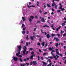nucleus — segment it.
<instances>
[{
    "mask_svg": "<svg viewBox=\"0 0 66 66\" xmlns=\"http://www.w3.org/2000/svg\"><path fill=\"white\" fill-rule=\"evenodd\" d=\"M58 46H59V43H56V44H55V46H56V47H58Z\"/></svg>",
    "mask_w": 66,
    "mask_h": 66,
    "instance_id": "14",
    "label": "nucleus"
},
{
    "mask_svg": "<svg viewBox=\"0 0 66 66\" xmlns=\"http://www.w3.org/2000/svg\"><path fill=\"white\" fill-rule=\"evenodd\" d=\"M25 31H22V34H25Z\"/></svg>",
    "mask_w": 66,
    "mask_h": 66,
    "instance_id": "35",
    "label": "nucleus"
},
{
    "mask_svg": "<svg viewBox=\"0 0 66 66\" xmlns=\"http://www.w3.org/2000/svg\"><path fill=\"white\" fill-rule=\"evenodd\" d=\"M51 36H52V37H53V36H55V34H52L51 35Z\"/></svg>",
    "mask_w": 66,
    "mask_h": 66,
    "instance_id": "22",
    "label": "nucleus"
},
{
    "mask_svg": "<svg viewBox=\"0 0 66 66\" xmlns=\"http://www.w3.org/2000/svg\"><path fill=\"white\" fill-rule=\"evenodd\" d=\"M27 6L28 7H29V8H30V7H35V6H34V5L30 6H29V5H28V4L27 5Z\"/></svg>",
    "mask_w": 66,
    "mask_h": 66,
    "instance_id": "8",
    "label": "nucleus"
},
{
    "mask_svg": "<svg viewBox=\"0 0 66 66\" xmlns=\"http://www.w3.org/2000/svg\"><path fill=\"white\" fill-rule=\"evenodd\" d=\"M47 52L44 53L43 54V55L44 56L45 55H46L47 54Z\"/></svg>",
    "mask_w": 66,
    "mask_h": 66,
    "instance_id": "16",
    "label": "nucleus"
},
{
    "mask_svg": "<svg viewBox=\"0 0 66 66\" xmlns=\"http://www.w3.org/2000/svg\"><path fill=\"white\" fill-rule=\"evenodd\" d=\"M66 36V33H64L63 35V37H65V36Z\"/></svg>",
    "mask_w": 66,
    "mask_h": 66,
    "instance_id": "24",
    "label": "nucleus"
},
{
    "mask_svg": "<svg viewBox=\"0 0 66 66\" xmlns=\"http://www.w3.org/2000/svg\"><path fill=\"white\" fill-rule=\"evenodd\" d=\"M51 65H52V63H50L49 64L50 66H51Z\"/></svg>",
    "mask_w": 66,
    "mask_h": 66,
    "instance_id": "55",
    "label": "nucleus"
},
{
    "mask_svg": "<svg viewBox=\"0 0 66 66\" xmlns=\"http://www.w3.org/2000/svg\"><path fill=\"white\" fill-rule=\"evenodd\" d=\"M54 40H56V42H59V41H60V39L55 37H54Z\"/></svg>",
    "mask_w": 66,
    "mask_h": 66,
    "instance_id": "6",
    "label": "nucleus"
},
{
    "mask_svg": "<svg viewBox=\"0 0 66 66\" xmlns=\"http://www.w3.org/2000/svg\"><path fill=\"white\" fill-rule=\"evenodd\" d=\"M55 51H59V49L56 48L55 49Z\"/></svg>",
    "mask_w": 66,
    "mask_h": 66,
    "instance_id": "58",
    "label": "nucleus"
},
{
    "mask_svg": "<svg viewBox=\"0 0 66 66\" xmlns=\"http://www.w3.org/2000/svg\"><path fill=\"white\" fill-rule=\"evenodd\" d=\"M52 51L51 52V53L52 54V52H55V51L54 50H52Z\"/></svg>",
    "mask_w": 66,
    "mask_h": 66,
    "instance_id": "28",
    "label": "nucleus"
},
{
    "mask_svg": "<svg viewBox=\"0 0 66 66\" xmlns=\"http://www.w3.org/2000/svg\"><path fill=\"white\" fill-rule=\"evenodd\" d=\"M44 34H45V35H47V33H46V32H45L44 33Z\"/></svg>",
    "mask_w": 66,
    "mask_h": 66,
    "instance_id": "62",
    "label": "nucleus"
},
{
    "mask_svg": "<svg viewBox=\"0 0 66 66\" xmlns=\"http://www.w3.org/2000/svg\"><path fill=\"white\" fill-rule=\"evenodd\" d=\"M47 13V12H45L44 13V14H45V15H46Z\"/></svg>",
    "mask_w": 66,
    "mask_h": 66,
    "instance_id": "64",
    "label": "nucleus"
},
{
    "mask_svg": "<svg viewBox=\"0 0 66 66\" xmlns=\"http://www.w3.org/2000/svg\"><path fill=\"white\" fill-rule=\"evenodd\" d=\"M23 61H24L26 62V61H27V60H26V59H24Z\"/></svg>",
    "mask_w": 66,
    "mask_h": 66,
    "instance_id": "51",
    "label": "nucleus"
},
{
    "mask_svg": "<svg viewBox=\"0 0 66 66\" xmlns=\"http://www.w3.org/2000/svg\"><path fill=\"white\" fill-rule=\"evenodd\" d=\"M65 24V23H63L62 24V26H64Z\"/></svg>",
    "mask_w": 66,
    "mask_h": 66,
    "instance_id": "46",
    "label": "nucleus"
},
{
    "mask_svg": "<svg viewBox=\"0 0 66 66\" xmlns=\"http://www.w3.org/2000/svg\"><path fill=\"white\" fill-rule=\"evenodd\" d=\"M41 21L42 22H45V20H44V18H42V19L41 20Z\"/></svg>",
    "mask_w": 66,
    "mask_h": 66,
    "instance_id": "11",
    "label": "nucleus"
},
{
    "mask_svg": "<svg viewBox=\"0 0 66 66\" xmlns=\"http://www.w3.org/2000/svg\"><path fill=\"white\" fill-rule=\"evenodd\" d=\"M34 18V17L33 16H31L30 17V18H31V19H33Z\"/></svg>",
    "mask_w": 66,
    "mask_h": 66,
    "instance_id": "26",
    "label": "nucleus"
},
{
    "mask_svg": "<svg viewBox=\"0 0 66 66\" xmlns=\"http://www.w3.org/2000/svg\"><path fill=\"white\" fill-rule=\"evenodd\" d=\"M30 60H33V57L31 55L29 58Z\"/></svg>",
    "mask_w": 66,
    "mask_h": 66,
    "instance_id": "12",
    "label": "nucleus"
},
{
    "mask_svg": "<svg viewBox=\"0 0 66 66\" xmlns=\"http://www.w3.org/2000/svg\"><path fill=\"white\" fill-rule=\"evenodd\" d=\"M57 12H59V13H60V12H61V10H58L57 11Z\"/></svg>",
    "mask_w": 66,
    "mask_h": 66,
    "instance_id": "48",
    "label": "nucleus"
},
{
    "mask_svg": "<svg viewBox=\"0 0 66 66\" xmlns=\"http://www.w3.org/2000/svg\"><path fill=\"white\" fill-rule=\"evenodd\" d=\"M53 57L56 60L57 59H59V56L57 54L55 56H53Z\"/></svg>",
    "mask_w": 66,
    "mask_h": 66,
    "instance_id": "3",
    "label": "nucleus"
},
{
    "mask_svg": "<svg viewBox=\"0 0 66 66\" xmlns=\"http://www.w3.org/2000/svg\"><path fill=\"white\" fill-rule=\"evenodd\" d=\"M34 52H33V51L31 52V54L33 55V54H34Z\"/></svg>",
    "mask_w": 66,
    "mask_h": 66,
    "instance_id": "27",
    "label": "nucleus"
},
{
    "mask_svg": "<svg viewBox=\"0 0 66 66\" xmlns=\"http://www.w3.org/2000/svg\"><path fill=\"white\" fill-rule=\"evenodd\" d=\"M29 50H31V51L33 50V48H29Z\"/></svg>",
    "mask_w": 66,
    "mask_h": 66,
    "instance_id": "31",
    "label": "nucleus"
},
{
    "mask_svg": "<svg viewBox=\"0 0 66 66\" xmlns=\"http://www.w3.org/2000/svg\"><path fill=\"white\" fill-rule=\"evenodd\" d=\"M48 27L49 28V26H47V25L46 24L45 25V26H43V28H45V27Z\"/></svg>",
    "mask_w": 66,
    "mask_h": 66,
    "instance_id": "13",
    "label": "nucleus"
},
{
    "mask_svg": "<svg viewBox=\"0 0 66 66\" xmlns=\"http://www.w3.org/2000/svg\"><path fill=\"white\" fill-rule=\"evenodd\" d=\"M29 20L30 22H31V21H32V19H31L30 18H29Z\"/></svg>",
    "mask_w": 66,
    "mask_h": 66,
    "instance_id": "29",
    "label": "nucleus"
},
{
    "mask_svg": "<svg viewBox=\"0 0 66 66\" xmlns=\"http://www.w3.org/2000/svg\"><path fill=\"white\" fill-rule=\"evenodd\" d=\"M26 46H28L29 45V43L28 42H26Z\"/></svg>",
    "mask_w": 66,
    "mask_h": 66,
    "instance_id": "30",
    "label": "nucleus"
},
{
    "mask_svg": "<svg viewBox=\"0 0 66 66\" xmlns=\"http://www.w3.org/2000/svg\"><path fill=\"white\" fill-rule=\"evenodd\" d=\"M46 37L47 38H49L50 37H51V36L50 35V34H48L46 35Z\"/></svg>",
    "mask_w": 66,
    "mask_h": 66,
    "instance_id": "5",
    "label": "nucleus"
},
{
    "mask_svg": "<svg viewBox=\"0 0 66 66\" xmlns=\"http://www.w3.org/2000/svg\"><path fill=\"white\" fill-rule=\"evenodd\" d=\"M42 46H43V47L45 46V43L44 42L42 43Z\"/></svg>",
    "mask_w": 66,
    "mask_h": 66,
    "instance_id": "15",
    "label": "nucleus"
},
{
    "mask_svg": "<svg viewBox=\"0 0 66 66\" xmlns=\"http://www.w3.org/2000/svg\"><path fill=\"white\" fill-rule=\"evenodd\" d=\"M22 19L23 20V21H24L26 20V19H25L24 17L22 16Z\"/></svg>",
    "mask_w": 66,
    "mask_h": 66,
    "instance_id": "10",
    "label": "nucleus"
},
{
    "mask_svg": "<svg viewBox=\"0 0 66 66\" xmlns=\"http://www.w3.org/2000/svg\"><path fill=\"white\" fill-rule=\"evenodd\" d=\"M13 59L14 61H17L18 60V58L16 57H13Z\"/></svg>",
    "mask_w": 66,
    "mask_h": 66,
    "instance_id": "7",
    "label": "nucleus"
},
{
    "mask_svg": "<svg viewBox=\"0 0 66 66\" xmlns=\"http://www.w3.org/2000/svg\"><path fill=\"white\" fill-rule=\"evenodd\" d=\"M61 26H59L58 27V29H61Z\"/></svg>",
    "mask_w": 66,
    "mask_h": 66,
    "instance_id": "61",
    "label": "nucleus"
},
{
    "mask_svg": "<svg viewBox=\"0 0 66 66\" xmlns=\"http://www.w3.org/2000/svg\"><path fill=\"white\" fill-rule=\"evenodd\" d=\"M63 58H62V59L63 60H64V59H65L66 58V57H63Z\"/></svg>",
    "mask_w": 66,
    "mask_h": 66,
    "instance_id": "32",
    "label": "nucleus"
},
{
    "mask_svg": "<svg viewBox=\"0 0 66 66\" xmlns=\"http://www.w3.org/2000/svg\"><path fill=\"white\" fill-rule=\"evenodd\" d=\"M26 38V39H29V38H28V35H27V36Z\"/></svg>",
    "mask_w": 66,
    "mask_h": 66,
    "instance_id": "36",
    "label": "nucleus"
},
{
    "mask_svg": "<svg viewBox=\"0 0 66 66\" xmlns=\"http://www.w3.org/2000/svg\"><path fill=\"white\" fill-rule=\"evenodd\" d=\"M61 34H63V30H61Z\"/></svg>",
    "mask_w": 66,
    "mask_h": 66,
    "instance_id": "49",
    "label": "nucleus"
},
{
    "mask_svg": "<svg viewBox=\"0 0 66 66\" xmlns=\"http://www.w3.org/2000/svg\"><path fill=\"white\" fill-rule=\"evenodd\" d=\"M39 51L40 52H42V51H41V50H40V49H39Z\"/></svg>",
    "mask_w": 66,
    "mask_h": 66,
    "instance_id": "63",
    "label": "nucleus"
},
{
    "mask_svg": "<svg viewBox=\"0 0 66 66\" xmlns=\"http://www.w3.org/2000/svg\"><path fill=\"white\" fill-rule=\"evenodd\" d=\"M57 35H58V37H60V34H57Z\"/></svg>",
    "mask_w": 66,
    "mask_h": 66,
    "instance_id": "42",
    "label": "nucleus"
},
{
    "mask_svg": "<svg viewBox=\"0 0 66 66\" xmlns=\"http://www.w3.org/2000/svg\"><path fill=\"white\" fill-rule=\"evenodd\" d=\"M54 26V25L53 24H52V26H51V27L52 28L53 27V26Z\"/></svg>",
    "mask_w": 66,
    "mask_h": 66,
    "instance_id": "54",
    "label": "nucleus"
},
{
    "mask_svg": "<svg viewBox=\"0 0 66 66\" xmlns=\"http://www.w3.org/2000/svg\"><path fill=\"white\" fill-rule=\"evenodd\" d=\"M50 58L51 59H53V56H51L50 57Z\"/></svg>",
    "mask_w": 66,
    "mask_h": 66,
    "instance_id": "43",
    "label": "nucleus"
},
{
    "mask_svg": "<svg viewBox=\"0 0 66 66\" xmlns=\"http://www.w3.org/2000/svg\"><path fill=\"white\" fill-rule=\"evenodd\" d=\"M17 47L18 48V50L19 51H20V50H21V45L17 46Z\"/></svg>",
    "mask_w": 66,
    "mask_h": 66,
    "instance_id": "4",
    "label": "nucleus"
},
{
    "mask_svg": "<svg viewBox=\"0 0 66 66\" xmlns=\"http://www.w3.org/2000/svg\"><path fill=\"white\" fill-rule=\"evenodd\" d=\"M52 12H54V9L53 8L52 9Z\"/></svg>",
    "mask_w": 66,
    "mask_h": 66,
    "instance_id": "39",
    "label": "nucleus"
},
{
    "mask_svg": "<svg viewBox=\"0 0 66 66\" xmlns=\"http://www.w3.org/2000/svg\"><path fill=\"white\" fill-rule=\"evenodd\" d=\"M26 64L27 66H29V63H26Z\"/></svg>",
    "mask_w": 66,
    "mask_h": 66,
    "instance_id": "60",
    "label": "nucleus"
},
{
    "mask_svg": "<svg viewBox=\"0 0 66 66\" xmlns=\"http://www.w3.org/2000/svg\"><path fill=\"white\" fill-rule=\"evenodd\" d=\"M51 54H52V56H55V54H53L54 53H53V52H52V53L51 52Z\"/></svg>",
    "mask_w": 66,
    "mask_h": 66,
    "instance_id": "21",
    "label": "nucleus"
},
{
    "mask_svg": "<svg viewBox=\"0 0 66 66\" xmlns=\"http://www.w3.org/2000/svg\"><path fill=\"white\" fill-rule=\"evenodd\" d=\"M61 10L62 11H64L65 10V9L64 8H62L61 9Z\"/></svg>",
    "mask_w": 66,
    "mask_h": 66,
    "instance_id": "25",
    "label": "nucleus"
},
{
    "mask_svg": "<svg viewBox=\"0 0 66 66\" xmlns=\"http://www.w3.org/2000/svg\"><path fill=\"white\" fill-rule=\"evenodd\" d=\"M48 61L49 63H50V62H51V60H50V59H48Z\"/></svg>",
    "mask_w": 66,
    "mask_h": 66,
    "instance_id": "34",
    "label": "nucleus"
},
{
    "mask_svg": "<svg viewBox=\"0 0 66 66\" xmlns=\"http://www.w3.org/2000/svg\"><path fill=\"white\" fill-rule=\"evenodd\" d=\"M62 7H63V6L62 5H61L60 7L59 8V9H61L62 8Z\"/></svg>",
    "mask_w": 66,
    "mask_h": 66,
    "instance_id": "37",
    "label": "nucleus"
},
{
    "mask_svg": "<svg viewBox=\"0 0 66 66\" xmlns=\"http://www.w3.org/2000/svg\"><path fill=\"white\" fill-rule=\"evenodd\" d=\"M39 12H40V13H42V11H41V10H40V9H39Z\"/></svg>",
    "mask_w": 66,
    "mask_h": 66,
    "instance_id": "50",
    "label": "nucleus"
},
{
    "mask_svg": "<svg viewBox=\"0 0 66 66\" xmlns=\"http://www.w3.org/2000/svg\"><path fill=\"white\" fill-rule=\"evenodd\" d=\"M41 32H42V33H44V32H43V30H42V29H41Z\"/></svg>",
    "mask_w": 66,
    "mask_h": 66,
    "instance_id": "41",
    "label": "nucleus"
},
{
    "mask_svg": "<svg viewBox=\"0 0 66 66\" xmlns=\"http://www.w3.org/2000/svg\"><path fill=\"white\" fill-rule=\"evenodd\" d=\"M40 43H38L37 45H38V46H40Z\"/></svg>",
    "mask_w": 66,
    "mask_h": 66,
    "instance_id": "45",
    "label": "nucleus"
},
{
    "mask_svg": "<svg viewBox=\"0 0 66 66\" xmlns=\"http://www.w3.org/2000/svg\"><path fill=\"white\" fill-rule=\"evenodd\" d=\"M48 46V44L47 43H46L45 44V47H47Z\"/></svg>",
    "mask_w": 66,
    "mask_h": 66,
    "instance_id": "59",
    "label": "nucleus"
},
{
    "mask_svg": "<svg viewBox=\"0 0 66 66\" xmlns=\"http://www.w3.org/2000/svg\"><path fill=\"white\" fill-rule=\"evenodd\" d=\"M37 57L38 59V61H39V60H40L39 58H40V57H39V56H37Z\"/></svg>",
    "mask_w": 66,
    "mask_h": 66,
    "instance_id": "33",
    "label": "nucleus"
},
{
    "mask_svg": "<svg viewBox=\"0 0 66 66\" xmlns=\"http://www.w3.org/2000/svg\"><path fill=\"white\" fill-rule=\"evenodd\" d=\"M19 60L21 62H23V61H22V59L21 58H20L19 59Z\"/></svg>",
    "mask_w": 66,
    "mask_h": 66,
    "instance_id": "23",
    "label": "nucleus"
},
{
    "mask_svg": "<svg viewBox=\"0 0 66 66\" xmlns=\"http://www.w3.org/2000/svg\"><path fill=\"white\" fill-rule=\"evenodd\" d=\"M59 55H60L61 56V57H62V56H63V55H62V54H61V53L60 54H59Z\"/></svg>",
    "mask_w": 66,
    "mask_h": 66,
    "instance_id": "52",
    "label": "nucleus"
},
{
    "mask_svg": "<svg viewBox=\"0 0 66 66\" xmlns=\"http://www.w3.org/2000/svg\"><path fill=\"white\" fill-rule=\"evenodd\" d=\"M42 62L44 64V65H45V66H46V65H47V63L46 62H44V61H43Z\"/></svg>",
    "mask_w": 66,
    "mask_h": 66,
    "instance_id": "17",
    "label": "nucleus"
},
{
    "mask_svg": "<svg viewBox=\"0 0 66 66\" xmlns=\"http://www.w3.org/2000/svg\"><path fill=\"white\" fill-rule=\"evenodd\" d=\"M24 47L23 49H24L23 51V54L24 55L26 54V52L27 51V48L25 46H24Z\"/></svg>",
    "mask_w": 66,
    "mask_h": 66,
    "instance_id": "1",
    "label": "nucleus"
},
{
    "mask_svg": "<svg viewBox=\"0 0 66 66\" xmlns=\"http://www.w3.org/2000/svg\"><path fill=\"white\" fill-rule=\"evenodd\" d=\"M28 52H29V51H26V55H27L28 54Z\"/></svg>",
    "mask_w": 66,
    "mask_h": 66,
    "instance_id": "38",
    "label": "nucleus"
},
{
    "mask_svg": "<svg viewBox=\"0 0 66 66\" xmlns=\"http://www.w3.org/2000/svg\"><path fill=\"white\" fill-rule=\"evenodd\" d=\"M36 37H40V36H38V35H37L36 36Z\"/></svg>",
    "mask_w": 66,
    "mask_h": 66,
    "instance_id": "53",
    "label": "nucleus"
},
{
    "mask_svg": "<svg viewBox=\"0 0 66 66\" xmlns=\"http://www.w3.org/2000/svg\"><path fill=\"white\" fill-rule=\"evenodd\" d=\"M27 60H28V61H30V59H29V58L28 57H27Z\"/></svg>",
    "mask_w": 66,
    "mask_h": 66,
    "instance_id": "44",
    "label": "nucleus"
},
{
    "mask_svg": "<svg viewBox=\"0 0 66 66\" xmlns=\"http://www.w3.org/2000/svg\"><path fill=\"white\" fill-rule=\"evenodd\" d=\"M30 38L31 39V40H33V39H34V38H33V37L31 36H30Z\"/></svg>",
    "mask_w": 66,
    "mask_h": 66,
    "instance_id": "19",
    "label": "nucleus"
},
{
    "mask_svg": "<svg viewBox=\"0 0 66 66\" xmlns=\"http://www.w3.org/2000/svg\"><path fill=\"white\" fill-rule=\"evenodd\" d=\"M48 50H51V51H52V50L53 49H52V48L51 47H50L49 48Z\"/></svg>",
    "mask_w": 66,
    "mask_h": 66,
    "instance_id": "18",
    "label": "nucleus"
},
{
    "mask_svg": "<svg viewBox=\"0 0 66 66\" xmlns=\"http://www.w3.org/2000/svg\"><path fill=\"white\" fill-rule=\"evenodd\" d=\"M25 25L23 23L22 24V28H23L24 26Z\"/></svg>",
    "mask_w": 66,
    "mask_h": 66,
    "instance_id": "40",
    "label": "nucleus"
},
{
    "mask_svg": "<svg viewBox=\"0 0 66 66\" xmlns=\"http://www.w3.org/2000/svg\"><path fill=\"white\" fill-rule=\"evenodd\" d=\"M31 56H32V57H33L34 56H35V54L32 55Z\"/></svg>",
    "mask_w": 66,
    "mask_h": 66,
    "instance_id": "56",
    "label": "nucleus"
},
{
    "mask_svg": "<svg viewBox=\"0 0 66 66\" xmlns=\"http://www.w3.org/2000/svg\"><path fill=\"white\" fill-rule=\"evenodd\" d=\"M46 5L48 7H51V6L49 4H47Z\"/></svg>",
    "mask_w": 66,
    "mask_h": 66,
    "instance_id": "20",
    "label": "nucleus"
},
{
    "mask_svg": "<svg viewBox=\"0 0 66 66\" xmlns=\"http://www.w3.org/2000/svg\"><path fill=\"white\" fill-rule=\"evenodd\" d=\"M54 5H55L54 8L55 9H57V5H56L55 4L54 2H53V4H52V6L53 7Z\"/></svg>",
    "mask_w": 66,
    "mask_h": 66,
    "instance_id": "2",
    "label": "nucleus"
},
{
    "mask_svg": "<svg viewBox=\"0 0 66 66\" xmlns=\"http://www.w3.org/2000/svg\"><path fill=\"white\" fill-rule=\"evenodd\" d=\"M41 60H44V59H43V57H41Z\"/></svg>",
    "mask_w": 66,
    "mask_h": 66,
    "instance_id": "57",
    "label": "nucleus"
},
{
    "mask_svg": "<svg viewBox=\"0 0 66 66\" xmlns=\"http://www.w3.org/2000/svg\"><path fill=\"white\" fill-rule=\"evenodd\" d=\"M33 65H37V62L36 61H33Z\"/></svg>",
    "mask_w": 66,
    "mask_h": 66,
    "instance_id": "9",
    "label": "nucleus"
},
{
    "mask_svg": "<svg viewBox=\"0 0 66 66\" xmlns=\"http://www.w3.org/2000/svg\"><path fill=\"white\" fill-rule=\"evenodd\" d=\"M33 64V62H32L31 61L30 62V65H32Z\"/></svg>",
    "mask_w": 66,
    "mask_h": 66,
    "instance_id": "47",
    "label": "nucleus"
}]
</instances>
